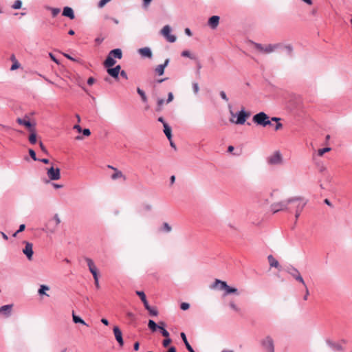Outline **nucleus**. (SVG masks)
I'll list each match as a JSON object with an SVG mask.
<instances>
[{
    "instance_id": "obj_1",
    "label": "nucleus",
    "mask_w": 352,
    "mask_h": 352,
    "mask_svg": "<svg viewBox=\"0 0 352 352\" xmlns=\"http://www.w3.org/2000/svg\"><path fill=\"white\" fill-rule=\"evenodd\" d=\"M251 44L254 50L263 54H271L278 48L282 47L280 43L262 45L258 43L251 42Z\"/></svg>"
},
{
    "instance_id": "obj_2",
    "label": "nucleus",
    "mask_w": 352,
    "mask_h": 352,
    "mask_svg": "<svg viewBox=\"0 0 352 352\" xmlns=\"http://www.w3.org/2000/svg\"><path fill=\"white\" fill-rule=\"evenodd\" d=\"M122 58V52L120 49H114L109 52L106 60L104 62L105 67H111L116 63L115 58L121 59Z\"/></svg>"
},
{
    "instance_id": "obj_3",
    "label": "nucleus",
    "mask_w": 352,
    "mask_h": 352,
    "mask_svg": "<svg viewBox=\"0 0 352 352\" xmlns=\"http://www.w3.org/2000/svg\"><path fill=\"white\" fill-rule=\"evenodd\" d=\"M252 121L258 125L266 126L271 124L270 117L264 112H260L254 115Z\"/></svg>"
},
{
    "instance_id": "obj_4",
    "label": "nucleus",
    "mask_w": 352,
    "mask_h": 352,
    "mask_svg": "<svg viewBox=\"0 0 352 352\" xmlns=\"http://www.w3.org/2000/svg\"><path fill=\"white\" fill-rule=\"evenodd\" d=\"M290 201H296L297 203V211H295V218L297 220L306 206L307 201L302 197H291Z\"/></svg>"
},
{
    "instance_id": "obj_5",
    "label": "nucleus",
    "mask_w": 352,
    "mask_h": 352,
    "mask_svg": "<svg viewBox=\"0 0 352 352\" xmlns=\"http://www.w3.org/2000/svg\"><path fill=\"white\" fill-rule=\"evenodd\" d=\"M271 209L274 213H276L281 210H290L291 207L289 206L288 199L280 202L274 203L272 204Z\"/></svg>"
},
{
    "instance_id": "obj_6",
    "label": "nucleus",
    "mask_w": 352,
    "mask_h": 352,
    "mask_svg": "<svg viewBox=\"0 0 352 352\" xmlns=\"http://www.w3.org/2000/svg\"><path fill=\"white\" fill-rule=\"evenodd\" d=\"M171 28L168 25H165L161 30V34L170 43H174L177 37L175 35L170 34Z\"/></svg>"
},
{
    "instance_id": "obj_7",
    "label": "nucleus",
    "mask_w": 352,
    "mask_h": 352,
    "mask_svg": "<svg viewBox=\"0 0 352 352\" xmlns=\"http://www.w3.org/2000/svg\"><path fill=\"white\" fill-rule=\"evenodd\" d=\"M47 174L51 180H58L60 178V170L58 168L51 166L47 169Z\"/></svg>"
},
{
    "instance_id": "obj_8",
    "label": "nucleus",
    "mask_w": 352,
    "mask_h": 352,
    "mask_svg": "<svg viewBox=\"0 0 352 352\" xmlns=\"http://www.w3.org/2000/svg\"><path fill=\"white\" fill-rule=\"evenodd\" d=\"M250 116V113L248 112H245V111H241L238 113L237 119L236 120H233L232 118L230 119V122L235 123L236 124H243L246 119Z\"/></svg>"
},
{
    "instance_id": "obj_9",
    "label": "nucleus",
    "mask_w": 352,
    "mask_h": 352,
    "mask_svg": "<svg viewBox=\"0 0 352 352\" xmlns=\"http://www.w3.org/2000/svg\"><path fill=\"white\" fill-rule=\"evenodd\" d=\"M262 344L267 352H274V341L272 338L266 337Z\"/></svg>"
},
{
    "instance_id": "obj_10",
    "label": "nucleus",
    "mask_w": 352,
    "mask_h": 352,
    "mask_svg": "<svg viewBox=\"0 0 352 352\" xmlns=\"http://www.w3.org/2000/svg\"><path fill=\"white\" fill-rule=\"evenodd\" d=\"M268 163L272 165L280 164L282 163V156L279 152L273 153L268 158Z\"/></svg>"
},
{
    "instance_id": "obj_11",
    "label": "nucleus",
    "mask_w": 352,
    "mask_h": 352,
    "mask_svg": "<svg viewBox=\"0 0 352 352\" xmlns=\"http://www.w3.org/2000/svg\"><path fill=\"white\" fill-rule=\"evenodd\" d=\"M25 244V248L23 250V253L26 255L28 259L31 261L33 256V245L32 243L24 241Z\"/></svg>"
},
{
    "instance_id": "obj_12",
    "label": "nucleus",
    "mask_w": 352,
    "mask_h": 352,
    "mask_svg": "<svg viewBox=\"0 0 352 352\" xmlns=\"http://www.w3.org/2000/svg\"><path fill=\"white\" fill-rule=\"evenodd\" d=\"M113 334L116 340L118 342L120 346L124 345V341L122 338V333L120 329L118 326H115L113 329Z\"/></svg>"
},
{
    "instance_id": "obj_13",
    "label": "nucleus",
    "mask_w": 352,
    "mask_h": 352,
    "mask_svg": "<svg viewBox=\"0 0 352 352\" xmlns=\"http://www.w3.org/2000/svg\"><path fill=\"white\" fill-rule=\"evenodd\" d=\"M85 261L87 262V266L90 272L92 274L93 277L98 275V268L96 266L94 261L89 258H85Z\"/></svg>"
},
{
    "instance_id": "obj_14",
    "label": "nucleus",
    "mask_w": 352,
    "mask_h": 352,
    "mask_svg": "<svg viewBox=\"0 0 352 352\" xmlns=\"http://www.w3.org/2000/svg\"><path fill=\"white\" fill-rule=\"evenodd\" d=\"M16 122L18 124L23 125V126H25L27 129H28L30 132L36 129L35 124H32L29 120H25V118H19L16 119Z\"/></svg>"
},
{
    "instance_id": "obj_15",
    "label": "nucleus",
    "mask_w": 352,
    "mask_h": 352,
    "mask_svg": "<svg viewBox=\"0 0 352 352\" xmlns=\"http://www.w3.org/2000/svg\"><path fill=\"white\" fill-rule=\"evenodd\" d=\"M107 72L109 76H111V77H113L115 79L118 78V76L120 74V72L121 69L120 65H117L113 68H111V67H107Z\"/></svg>"
},
{
    "instance_id": "obj_16",
    "label": "nucleus",
    "mask_w": 352,
    "mask_h": 352,
    "mask_svg": "<svg viewBox=\"0 0 352 352\" xmlns=\"http://www.w3.org/2000/svg\"><path fill=\"white\" fill-rule=\"evenodd\" d=\"M109 168H111L114 170V173L111 175V179L113 180H116L117 179L122 178L124 180H126L125 175L122 173V171L119 170L115 167H113L112 166L108 165L107 166Z\"/></svg>"
},
{
    "instance_id": "obj_17",
    "label": "nucleus",
    "mask_w": 352,
    "mask_h": 352,
    "mask_svg": "<svg viewBox=\"0 0 352 352\" xmlns=\"http://www.w3.org/2000/svg\"><path fill=\"white\" fill-rule=\"evenodd\" d=\"M138 52L142 57L151 58L153 56L151 49L147 47L139 49Z\"/></svg>"
},
{
    "instance_id": "obj_18",
    "label": "nucleus",
    "mask_w": 352,
    "mask_h": 352,
    "mask_svg": "<svg viewBox=\"0 0 352 352\" xmlns=\"http://www.w3.org/2000/svg\"><path fill=\"white\" fill-rule=\"evenodd\" d=\"M219 23V16H212L208 20V25L212 29H215Z\"/></svg>"
},
{
    "instance_id": "obj_19",
    "label": "nucleus",
    "mask_w": 352,
    "mask_h": 352,
    "mask_svg": "<svg viewBox=\"0 0 352 352\" xmlns=\"http://www.w3.org/2000/svg\"><path fill=\"white\" fill-rule=\"evenodd\" d=\"M290 274L296 280L299 281L302 285L305 284L302 277L301 276L299 271L297 269L293 268L292 272H291Z\"/></svg>"
},
{
    "instance_id": "obj_20",
    "label": "nucleus",
    "mask_w": 352,
    "mask_h": 352,
    "mask_svg": "<svg viewBox=\"0 0 352 352\" xmlns=\"http://www.w3.org/2000/svg\"><path fill=\"white\" fill-rule=\"evenodd\" d=\"M169 59H166L164 64L159 65L156 67L155 71L159 75L162 76L164 73V69L168 65Z\"/></svg>"
},
{
    "instance_id": "obj_21",
    "label": "nucleus",
    "mask_w": 352,
    "mask_h": 352,
    "mask_svg": "<svg viewBox=\"0 0 352 352\" xmlns=\"http://www.w3.org/2000/svg\"><path fill=\"white\" fill-rule=\"evenodd\" d=\"M13 305H3L0 307V314H3L6 316H9L10 315L12 309Z\"/></svg>"
},
{
    "instance_id": "obj_22",
    "label": "nucleus",
    "mask_w": 352,
    "mask_h": 352,
    "mask_svg": "<svg viewBox=\"0 0 352 352\" xmlns=\"http://www.w3.org/2000/svg\"><path fill=\"white\" fill-rule=\"evenodd\" d=\"M63 15L69 17L70 19H74L75 15L73 10L69 7H65L63 11Z\"/></svg>"
},
{
    "instance_id": "obj_23",
    "label": "nucleus",
    "mask_w": 352,
    "mask_h": 352,
    "mask_svg": "<svg viewBox=\"0 0 352 352\" xmlns=\"http://www.w3.org/2000/svg\"><path fill=\"white\" fill-rule=\"evenodd\" d=\"M267 259L270 267L279 268L280 265L278 261L272 255H269Z\"/></svg>"
},
{
    "instance_id": "obj_24",
    "label": "nucleus",
    "mask_w": 352,
    "mask_h": 352,
    "mask_svg": "<svg viewBox=\"0 0 352 352\" xmlns=\"http://www.w3.org/2000/svg\"><path fill=\"white\" fill-rule=\"evenodd\" d=\"M218 285L220 286L219 287L220 289H223L226 287H228V284L226 283V282L219 280V279H216L214 283V285L212 286V288H216L218 287Z\"/></svg>"
},
{
    "instance_id": "obj_25",
    "label": "nucleus",
    "mask_w": 352,
    "mask_h": 352,
    "mask_svg": "<svg viewBox=\"0 0 352 352\" xmlns=\"http://www.w3.org/2000/svg\"><path fill=\"white\" fill-rule=\"evenodd\" d=\"M180 336H181L182 340L184 341L185 346H186V349H188V351L189 352H195L193 350V349L191 347L190 344L188 343L186 336V334L184 332H182V333H181Z\"/></svg>"
},
{
    "instance_id": "obj_26",
    "label": "nucleus",
    "mask_w": 352,
    "mask_h": 352,
    "mask_svg": "<svg viewBox=\"0 0 352 352\" xmlns=\"http://www.w3.org/2000/svg\"><path fill=\"white\" fill-rule=\"evenodd\" d=\"M10 60L13 63V64H12V65L11 66V68H10V69L12 71L16 70V69H19L20 67V63L16 60L14 54H12V56L10 57Z\"/></svg>"
},
{
    "instance_id": "obj_27",
    "label": "nucleus",
    "mask_w": 352,
    "mask_h": 352,
    "mask_svg": "<svg viewBox=\"0 0 352 352\" xmlns=\"http://www.w3.org/2000/svg\"><path fill=\"white\" fill-rule=\"evenodd\" d=\"M50 289V287L45 285H41L40 288L38 289V293L39 295H45L49 296V294H46V291H49Z\"/></svg>"
},
{
    "instance_id": "obj_28",
    "label": "nucleus",
    "mask_w": 352,
    "mask_h": 352,
    "mask_svg": "<svg viewBox=\"0 0 352 352\" xmlns=\"http://www.w3.org/2000/svg\"><path fill=\"white\" fill-rule=\"evenodd\" d=\"M164 132L167 137V138L170 140H171V128L167 124V123H164Z\"/></svg>"
},
{
    "instance_id": "obj_29",
    "label": "nucleus",
    "mask_w": 352,
    "mask_h": 352,
    "mask_svg": "<svg viewBox=\"0 0 352 352\" xmlns=\"http://www.w3.org/2000/svg\"><path fill=\"white\" fill-rule=\"evenodd\" d=\"M36 129L30 132V135L29 136V141L32 144H34L36 142Z\"/></svg>"
},
{
    "instance_id": "obj_30",
    "label": "nucleus",
    "mask_w": 352,
    "mask_h": 352,
    "mask_svg": "<svg viewBox=\"0 0 352 352\" xmlns=\"http://www.w3.org/2000/svg\"><path fill=\"white\" fill-rule=\"evenodd\" d=\"M148 327L152 331H155L159 329V326L152 320H148Z\"/></svg>"
},
{
    "instance_id": "obj_31",
    "label": "nucleus",
    "mask_w": 352,
    "mask_h": 352,
    "mask_svg": "<svg viewBox=\"0 0 352 352\" xmlns=\"http://www.w3.org/2000/svg\"><path fill=\"white\" fill-rule=\"evenodd\" d=\"M223 290H225V292H226L225 295H228L230 294H238L237 289L231 287L229 285H228V287H226L225 289H223Z\"/></svg>"
},
{
    "instance_id": "obj_32",
    "label": "nucleus",
    "mask_w": 352,
    "mask_h": 352,
    "mask_svg": "<svg viewBox=\"0 0 352 352\" xmlns=\"http://www.w3.org/2000/svg\"><path fill=\"white\" fill-rule=\"evenodd\" d=\"M72 318H73V321L75 323H80V324L87 326L86 322L82 318H80L79 316L75 315L74 313L72 314Z\"/></svg>"
},
{
    "instance_id": "obj_33",
    "label": "nucleus",
    "mask_w": 352,
    "mask_h": 352,
    "mask_svg": "<svg viewBox=\"0 0 352 352\" xmlns=\"http://www.w3.org/2000/svg\"><path fill=\"white\" fill-rule=\"evenodd\" d=\"M137 92L138 94L140 96L141 98H142V100L144 102H146L147 101V97L144 93V91L143 90H142L140 88H138L137 89Z\"/></svg>"
},
{
    "instance_id": "obj_34",
    "label": "nucleus",
    "mask_w": 352,
    "mask_h": 352,
    "mask_svg": "<svg viewBox=\"0 0 352 352\" xmlns=\"http://www.w3.org/2000/svg\"><path fill=\"white\" fill-rule=\"evenodd\" d=\"M331 150V148L330 147H326V148H324L318 149V155L320 157H322L325 153L329 152Z\"/></svg>"
},
{
    "instance_id": "obj_35",
    "label": "nucleus",
    "mask_w": 352,
    "mask_h": 352,
    "mask_svg": "<svg viewBox=\"0 0 352 352\" xmlns=\"http://www.w3.org/2000/svg\"><path fill=\"white\" fill-rule=\"evenodd\" d=\"M172 230L171 226L168 223H164L161 230L166 232H170Z\"/></svg>"
},
{
    "instance_id": "obj_36",
    "label": "nucleus",
    "mask_w": 352,
    "mask_h": 352,
    "mask_svg": "<svg viewBox=\"0 0 352 352\" xmlns=\"http://www.w3.org/2000/svg\"><path fill=\"white\" fill-rule=\"evenodd\" d=\"M150 315L151 316H157L158 315V311L157 310V309L155 307H149V309H146Z\"/></svg>"
},
{
    "instance_id": "obj_37",
    "label": "nucleus",
    "mask_w": 352,
    "mask_h": 352,
    "mask_svg": "<svg viewBox=\"0 0 352 352\" xmlns=\"http://www.w3.org/2000/svg\"><path fill=\"white\" fill-rule=\"evenodd\" d=\"M182 56L184 57H188L190 59H195V57L190 54V52L188 50H184L182 52Z\"/></svg>"
},
{
    "instance_id": "obj_38",
    "label": "nucleus",
    "mask_w": 352,
    "mask_h": 352,
    "mask_svg": "<svg viewBox=\"0 0 352 352\" xmlns=\"http://www.w3.org/2000/svg\"><path fill=\"white\" fill-rule=\"evenodd\" d=\"M22 2L21 0H16L14 1V4L12 5L13 9H19L21 8Z\"/></svg>"
},
{
    "instance_id": "obj_39",
    "label": "nucleus",
    "mask_w": 352,
    "mask_h": 352,
    "mask_svg": "<svg viewBox=\"0 0 352 352\" xmlns=\"http://www.w3.org/2000/svg\"><path fill=\"white\" fill-rule=\"evenodd\" d=\"M136 294L140 298L142 301H145L146 300V295L144 292L137 291Z\"/></svg>"
},
{
    "instance_id": "obj_40",
    "label": "nucleus",
    "mask_w": 352,
    "mask_h": 352,
    "mask_svg": "<svg viewBox=\"0 0 352 352\" xmlns=\"http://www.w3.org/2000/svg\"><path fill=\"white\" fill-rule=\"evenodd\" d=\"M159 329L161 330L162 334L165 338L169 337V333L162 326H159Z\"/></svg>"
},
{
    "instance_id": "obj_41",
    "label": "nucleus",
    "mask_w": 352,
    "mask_h": 352,
    "mask_svg": "<svg viewBox=\"0 0 352 352\" xmlns=\"http://www.w3.org/2000/svg\"><path fill=\"white\" fill-rule=\"evenodd\" d=\"M291 197L288 199L289 206L292 208H294L295 211H297V203L296 201H290Z\"/></svg>"
},
{
    "instance_id": "obj_42",
    "label": "nucleus",
    "mask_w": 352,
    "mask_h": 352,
    "mask_svg": "<svg viewBox=\"0 0 352 352\" xmlns=\"http://www.w3.org/2000/svg\"><path fill=\"white\" fill-rule=\"evenodd\" d=\"M192 89L195 94H197L199 91V87L197 82H192Z\"/></svg>"
},
{
    "instance_id": "obj_43",
    "label": "nucleus",
    "mask_w": 352,
    "mask_h": 352,
    "mask_svg": "<svg viewBox=\"0 0 352 352\" xmlns=\"http://www.w3.org/2000/svg\"><path fill=\"white\" fill-rule=\"evenodd\" d=\"M29 154L33 160H34V161L38 160L36 156V153L33 149H29Z\"/></svg>"
},
{
    "instance_id": "obj_44",
    "label": "nucleus",
    "mask_w": 352,
    "mask_h": 352,
    "mask_svg": "<svg viewBox=\"0 0 352 352\" xmlns=\"http://www.w3.org/2000/svg\"><path fill=\"white\" fill-rule=\"evenodd\" d=\"M111 0H100L98 3V8H103L107 3L111 1Z\"/></svg>"
},
{
    "instance_id": "obj_45",
    "label": "nucleus",
    "mask_w": 352,
    "mask_h": 352,
    "mask_svg": "<svg viewBox=\"0 0 352 352\" xmlns=\"http://www.w3.org/2000/svg\"><path fill=\"white\" fill-rule=\"evenodd\" d=\"M164 102V99L160 98V99L157 100V111L161 110L162 106L163 105Z\"/></svg>"
},
{
    "instance_id": "obj_46",
    "label": "nucleus",
    "mask_w": 352,
    "mask_h": 352,
    "mask_svg": "<svg viewBox=\"0 0 352 352\" xmlns=\"http://www.w3.org/2000/svg\"><path fill=\"white\" fill-rule=\"evenodd\" d=\"M170 343L171 340L169 338H166V339L163 340L162 344L164 347H167Z\"/></svg>"
},
{
    "instance_id": "obj_47",
    "label": "nucleus",
    "mask_w": 352,
    "mask_h": 352,
    "mask_svg": "<svg viewBox=\"0 0 352 352\" xmlns=\"http://www.w3.org/2000/svg\"><path fill=\"white\" fill-rule=\"evenodd\" d=\"M25 228V226L24 224L20 225L19 230L15 233H14L13 236H16L19 232H23Z\"/></svg>"
},
{
    "instance_id": "obj_48",
    "label": "nucleus",
    "mask_w": 352,
    "mask_h": 352,
    "mask_svg": "<svg viewBox=\"0 0 352 352\" xmlns=\"http://www.w3.org/2000/svg\"><path fill=\"white\" fill-rule=\"evenodd\" d=\"M51 10H52V14L54 17L56 16L57 14H58V13L60 11L59 8H52Z\"/></svg>"
},
{
    "instance_id": "obj_49",
    "label": "nucleus",
    "mask_w": 352,
    "mask_h": 352,
    "mask_svg": "<svg viewBox=\"0 0 352 352\" xmlns=\"http://www.w3.org/2000/svg\"><path fill=\"white\" fill-rule=\"evenodd\" d=\"M230 307L236 311H239V308L236 305L234 302H230Z\"/></svg>"
},
{
    "instance_id": "obj_50",
    "label": "nucleus",
    "mask_w": 352,
    "mask_h": 352,
    "mask_svg": "<svg viewBox=\"0 0 352 352\" xmlns=\"http://www.w3.org/2000/svg\"><path fill=\"white\" fill-rule=\"evenodd\" d=\"M189 307H190V305L187 302H182L181 304V309L182 310H187L189 309Z\"/></svg>"
},
{
    "instance_id": "obj_51",
    "label": "nucleus",
    "mask_w": 352,
    "mask_h": 352,
    "mask_svg": "<svg viewBox=\"0 0 352 352\" xmlns=\"http://www.w3.org/2000/svg\"><path fill=\"white\" fill-rule=\"evenodd\" d=\"M94 283H95L96 287L97 289H100V284H99V280H98V275L96 276H94Z\"/></svg>"
},
{
    "instance_id": "obj_52",
    "label": "nucleus",
    "mask_w": 352,
    "mask_h": 352,
    "mask_svg": "<svg viewBox=\"0 0 352 352\" xmlns=\"http://www.w3.org/2000/svg\"><path fill=\"white\" fill-rule=\"evenodd\" d=\"M304 287H305V296H304V300H307V298H308V296L309 295V289L307 288V286L306 284L303 285Z\"/></svg>"
},
{
    "instance_id": "obj_53",
    "label": "nucleus",
    "mask_w": 352,
    "mask_h": 352,
    "mask_svg": "<svg viewBox=\"0 0 352 352\" xmlns=\"http://www.w3.org/2000/svg\"><path fill=\"white\" fill-rule=\"evenodd\" d=\"M53 220L55 221L56 226H58L60 223V219L58 214H55Z\"/></svg>"
},
{
    "instance_id": "obj_54",
    "label": "nucleus",
    "mask_w": 352,
    "mask_h": 352,
    "mask_svg": "<svg viewBox=\"0 0 352 352\" xmlns=\"http://www.w3.org/2000/svg\"><path fill=\"white\" fill-rule=\"evenodd\" d=\"M220 96H221V98H222L223 100H225V101H226V102H228V97H227V96H226V93H225L223 91H221L220 92Z\"/></svg>"
},
{
    "instance_id": "obj_55",
    "label": "nucleus",
    "mask_w": 352,
    "mask_h": 352,
    "mask_svg": "<svg viewBox=\"0 0 352 352\" xmlns=\"http://www.w3.org/2000/svg\"><path fill=\"white\" fill-rule=\"evenodd\" d=\"M173 98H174V97H173V93H172V92H170V93L168 94V99H167L166 102H167V103H169V102H172V101H173Z\"/></svg>"
},
{
    "instance_id": "obj_56",
    "label": "nucleus",
    "mask_w": 352,
    "mask_h": 352,
    "mask_svg": "<svg viewBox=\"0 0 352 352\" xmlns=\"http://www.w3.org/2000/svg\"><path fill=\"white\" fill-rule=\"evenodd\" d=\"M333 349L336 351H342L343 349L340 344H333Z\"/></svg>"
},
{
    "instance_id": "obj_57",
    "label": "nucleus",
    "mask_w": 352,
    "mask_h": 352,
    "mask_svg": "<svg viewBox=\"0 0 352 352\" xmlns=\"http://www.w3.org/2000/svg\"><path fill=\"white\" fill-rule=\"evenodd\" d=\"M96 80L93 77H89L87 80V84L89 85H92L95 82Z\"/></svg>"
},
{
    "instance_id": "obj_58",
    "label": "nucleus",
    "mask_w": 352,
    "mask_h": 352,
    "mask_svg": "<svg viewBox=\"0 0 352 352\" xmlns=\"http://www.w3.org/2000/svg\"><path fill=\"white\" fill-rule=\"evenodd\" d=\"M82 132L85 136H89L91 134L90 130L89 129H85L82 131Z\"/></svg>"
},
{
    "instance_id": "obj_59",
    "label": "nucleus",
    "mask_w": 352,
    "mask_h": 352,
    "mask_svg": "<svg viewBox=\"0 0 352 352\" xmlns=\"http://www.w3.org/2000/svg\"><path fill=\"white\" fill-rule=\"evenodd\" d=\"M39 146H40V148H41V151H42L43 152L45 153H47V149H46V148L45 147V146L43 145V142H39Z\"/></svg>"
},
{
    "instance_id": "obj_60",
    "label": "nucleus",
    "mask_w": 352,
    "mask_h": 352,
    "mask_svg": "<svg viewBox=\"0 0 352 352\" xmlns=\"http://www.w3.org/2000/svg\"><path fill=\"white\" fill-rule=\"evenodd\" d=\"M284 47L287 50L289 54H292L293 49L291 45H285Z\"/></svg>"
},
{
    "instance_id": "obj_61",
    "label": "nucleus",
    "mask_w": 352,
    "mask_h": 352,
    "mask_svg": "<svg viewBox=\"0 0 352 352\" xmlns=\"http://www.w3.org/2000/svg\"><path fill=\"white\" fill-rule=\"evenodd\" d=\"M120 76H121L122 77H123L124 78H125V79H128V76H127V74H126V72H125V71H124V70L121 71V70H120Z\"/></svg>"
},
{
    "instance_id": "obj_62",
    "label": "nucleus",
    "mask_w": 352,
    "mask_h": 352,
    "mask_svg": "<svg viewBox=\"0 0 352 352\" xmlns=\"http://www.w3.org/2000/svg\"><path fill=\"white\" fill-rule=\"evenodd\" d=\"M105 19H111L112 21H113L114 23L116 24H118L119 23V21L117 19H115V18H111L108 16H105Z\"/></svg>"
},
{
    "instance_id": "obj_63",
    "label": "nucleus",
    "mask_w": 352,
    "mask_h": 352,
    "mask_svg": "<svg viewBox=\"0 0 352 352\" xmlns=\"http://www.w3.org/2000/svg\"><path fill=\"white\" fill-rule=\"evenodd\" d=\"M143 4L144 7L148 6V5L151 3L153 0H142Z\"/></svg>"
},
{
    "instance_id": "obj_64",
    "label": "nucleus",
    "mask_w": 352,
    "mask_h": 352,
    "mask_svg": "<svg viewBox=\"0 0 352 352\" xmlns=\"http://www.w3.org/2000/svg\"><path fill=\"white\" fill-rule=\"evenodd\" d=\"M283 128V124L280 122H278L275 126V130L278 131Z\"/></svg>"
}]
</instances>
